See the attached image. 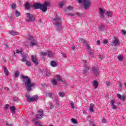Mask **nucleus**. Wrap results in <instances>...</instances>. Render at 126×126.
Masks as SVG:
<instances>
[{
  "label": "nucleus",
  "instance_id": "55",
  "mask_svg": "<svg viewBox=\"0 0 126 126\" xmlns=\"http://www.w3.org/2000/svg\"><path fill=\"white\" fill-rule=\"evenodd\" d=\"M71 50H75V46H72L71 47Z\"/></svg>",
  "mask_w": 126,
  "mask_h": 126
},
{
  "label": "nucleus",
  "instance_id": "57",
  "mask_svg": "<svg viewBox=\"0 0 126 126\" xmlns=\"http://www.w3.org/2000/svg\"><path fill=\"white\" fill-rule=\"evenodd\" d=\"M76 15L78 16H81V15H83V14H81L80 13H77Z\"/></svg>",
  "mask_w": 126,
  "mask_h": 126
},
{
  "label": "nucleus",
  "instance_id": "14",
  "mask_svg": "<svg viewBox=\"0 0 126 126\" xmlns=\"http://www.w3.org/2000/svg\"><path fill=\"white\" fill-rule=\"evenodd\" d=\"M117 96L118 98H119V99H120L122 101H125V99H126V96H125L124 95H121L120 94H117Z\"/></svg>",
  "mask_w": 126,
  "mask_h": 126
},
{
  "label": "nucleus",
  "instance_id": "24",
  "mask_svg": "<svg viewBox=\"0 0 126 126\" xmlns=\"http://www.w3.org/2000/svg\"><path fill=\"white\" fill-rule=\"evenodd\" d=\"M47 56L49 57V58H53V53L51 51H48Z\"/></svg>",
  "mask_w": 126,
  "mask_h": 126
},
{
  "label": "nucleus",
  "instance_id": "22",
  "mask_svg": "<svg viewBox=\"0 0 126 126\" xmlns=\"http://www.w3.org/2000/svg\"><path fill=\"white\" fill-rule=\"evenodd\" d=\"M16 53H17V54H21V55H23V53H24L23 52V50H22V49H17L16 50Z\"/></svg>",
  "mask_w": 126,
  "mask_h": 126
},
{
  "label": "nucleus",
  "instance_id": "20",
  "mask_svg": "<svg viewBox=\"0 0 126 126\" xmlns=\"http://www.w3.org/2000/svg\"><path fill=\"white\" fill-rule=\"evenodd\" d=\"M10 110L11 111L12 115H14V113H15V110H16L15 107L12 106L10 108Z\"/></svg>",
  "mask_w": 126,
  "mask_h": 126
},
{
  "label": "nucleus",
  "instance_id": "23",
  "mask_svg": "<svg viewBox=\"0 0 126 126\" xmlns=\"http://www.w3.org/2000/svg\"><path fill=\"white\" fill-rule=\"evenodd\" d=\"M56 78H57V79L58 81H61L62 82H63V79L62 78V77L60 75H56Z\"/></svg>",
  "mask_w": 126,
  "mask_h": 126
},
{
  "label": "nucleus",
  "instance_id": "54",
  "mask_svg": "<svg viewBox=\"0 0 126 126\" xmlns=\"http://www.w3.org/2000/svg\"><path fill=\"white\" fill-rule=\"evenodd\" d=\"M103 43L104 44H108V40L107 39H105L104 41H103Z\"/></svg>",
  "mask_w": 126,
  "mask_h": 126
},
{
  "label": "nucleus",
  "instance_id": "25",
  "mask_svg": "<svg viewBox=\"0 0 126 126\" xmlns=\"http://www.w3.org/2000/svg\"><path fill=\"white\" fill-rule=\"evenodd\" d=\"M20 72L19 71L17 70L14 73L15 74V78H17V77H18V76H19V74H20Z\"/></svg>",
  "mask_w": 126,
  "mask_h": 126
},
{
  "label": "nucleus",
  "instance_id": "34",
  "mask_svg": "<svg viewBox=\"0 0 126 126\" xmlns=\"http://www.w3.org/2000/svg\"><path fill=\"white\" fill-rule=\"evenodd\" d=\"M26 64L27 66L30 67L31 65V62L30 61H27L26 62Z\"/></svg>",
  "mask_w": 126,
  "mask_h": 126
},
{
  "label": "nucleus",
  "instance_id": "56",
  "mask_svg": "<svg viewBox=\"0 0 126 126\" xmlns=\"http://www.w3.org/2000/svg\"><path fill=\"white\" fill-rule=\"evenodd\" d=\"M106 84L107 86H110L111 83H110V82H106Z\"/></svg>",
  "mask_w": 126,
  "mask_h": 126
},
{
  "label": "nucleus",
  "instance_id": "15",
  "mask_svg": "<svg viewBox=\"0 0 126 126\" xmlns=\"http://www.w3.org/2000/svg\"><path fill=\"white\" fill-rule=\"evenodd\" d=\"M30 45L31 46H38V42L37 41L34 40V41H31L30 43Z\"/></svg>",
  "mask_w": 126,
  "mask_h": 126
},
{
  "label": "nucleus",
  "instance_id": "35",
  "mask_svg": "<svg viewBox=\"0 0 126 126\" xmlns=\"http://www.w3.org/2000/svg\"><path fill=\"white\" fill-rule=\"evenodd\" d=\"M45 73H46V76H50L51 75V73H50V71L49 70H47L45 71Z\"/></svg>",
  "mask_w": 126,
  "mask_h": 126
},
{
  "label": "nucleus",
  "instance_id": "12",
  "mask_svg": "<svg viewBox=\"0 0 126 126\" xmlns=\"http://www.w3.org/2000/svg\"><path fill=\"white\" fill-rule=\"evenodd\" d=\"M22 62L23 63H25V62H27V53L26 52H24L23 55H22Z\"/></svg>",
  "mask_w": 126,
  "mask_h": 126
},
{
  "label": "nucleus",
  "instance_id": "30",
  "mask_svg": "<svg viewBox=\"0 0 126 126\" xmlns=\"http://www.w3.org/2000/svg\"><path fill=\"white\" fill-rule=\"evenodd\" d=\"M70 105L72 109H74V108H75V106H74V103L73 102V101H70Z\"/></svg>",
  "mask_w": 126,
  "mask_h": 126
},
{
  "label": "nucleus",
  "instance_id": "2",
  "mask_svg": "<svg viewBox=\"0 0 126 126\" xmlns=\"http://www.w3.org/2000/svg\"><path fill=\"white\" fill-rule=\"evenodd\" d=\"M33 6L34 9H40L42 10V12H46L47 11V7L50 6V3L49 2H45L43 4L40 3H35Z\"/></svg>",
  "mask_w": 126,
  "mask_h": 126
},
{
  "label": "nucleus",
  "instance_id": "40",
  "mask_svg": "<svg viewBox=\"0 0 126 126\" xmlns=\"http://www.w3.org/2000/svg\"><path fill=\"white\" fill-rule=\"evenodd\" d=\"M59 96L60 97H64V93H59Z\"/></svg>",
  "mask_w": 126,
  "mask_h": 126
},
{
  "label": "nucleus",
  "instance_id": "19",
  "mask_svg": "<svg viewBox=\"0 0 126 126\" xmlns=\"http://www.w3.org/2000/svg\"><path fill=\"white\" fill-rule=\"evenodd\" d=\"M50 64H51V66H53V67H56V66H57V65H58L57 62H55V61H51Z\"/></svg>",
  "mask_w": 126,
  "mask_h": 126
},
{
  "label": "nucleus",
  "instance_id": "6",
  "mask_svg": "<svg viewBox=\"0 0 126 126\" xmlns=\"http://www.w3.org/2000/svg\"><path fill=\"white\" fill-rule=\"evenodd\" d=\"M26 97L28 100V102L29 103L31 102H35V101H37L38 100V95H35L31 97V96L27 94L26 95Z\"/></svg>",
  "mask_w": 126,
  "mask_h": 126
},
{
  "label": "nucleus",
  "instance_id": "5",
  "mask_svg": "<svg viewBox=\"0 0 126 126\" xmlns=\"http://www.w3.org/2000/svg\"><path fill=\"white\" fill-rule=\"evenodd\" d=\"M81 43H82V44H84V46H85V48H87V49H88V52L90 55V56H91V58L93 57V53L92 52V51H91V50H89L90 49V46L88 45V43L87 42V41H86L85 40L82 39H81Z\"/></svg>",
  "mask_w": 126,
  "mask_h": 126
},
{
  "label": "nucleus",
  "instance_id": "32",
  "mask_svg": "<svg viewBox=\"0 0 126 126\" xmlns=\"http://www.w3.org/2000/svg\"><path fill=\"white\" fill-rule=\"evenodd\" d=\"M64 3H65V1H63L59 3V5L60 7H62V6H63V5H64Z\"/></svg>",
  "mask_w": 126,
  "mask_h": 126
},
{
  "label": "nucleus",
  "instance_id": "16",
  "mask_svg": "<svg viewBox=\"0 0 126 126\" xmlns=\"http://www.w3.org/2000/svg\"><path fill=\"white\" fill-rule=\"evenodd\" d=\"M3 69L4 70V73H5L6 75L7 76H8V75H9V71H8L7 68H6V67H5V66H3Z\"/></svg>",
  "mask_w": 126,
  "mask_h": 126
},
{
  "label": "nucleus",
  "instance_id": "42",
  "mask_svg": "<svg viewBox=\"0 0 126 126\" xmlns=\"http://www.w3.org/2000/svg\"><path fill=\"white\" fill-rule=\"evenodd\" d=\"M99 30H100V31H102L103 29H104V26L101 25L99 28H98Z\"/></svg>",
  "mask_w": 126,
  "mask_h": 126
},
{
  "label": "nucleus",
  "instance_id": "46",
  "mask_svg": "<svg viewBox=\"0 0 126 126\" xmlns=\"http://www.w3.org/2000/svg\"><path fill=\"white\" fill-rule=\"evenodd\" d=\"M112 107V109L113 110H116V109H117V106L115 104H113Z\"/></svg>",
  "mask_w": 126,
  "mask_h": 126
},
{
  "label": "nucleus",
  "instance_id": "36",
  "mask_svg": "<svg viewBox=\"0 0 126 126\" xmlns=\"http://www.w3.org/2000/svg\"><path fill=\"white\" fill-rule=\"evenodd\" d=\"M99 13L100 14H104L105 13V12H104V10L103 9H101V8H99Z\"/></svg>",
  "mask_w": 126,
  "mask_h": 126
},
{
  "label": "nucleus",
  "instance_id": "29",
  "mask_svg": "<svg viewBox=\"0 0 126 126\" xmlns=\"http://www.w3.org/2000/svg\"><path fill=\"white\" fill-rule=\"evenodd\" d=\"M107 15L109 17H112V16H113V13H112V12L107 11Z\"/></svg>",
  "mask_w": 126,
  "mask_h": 126
},
{
  "label": "nucleus",
  "instance_id": "63",
  "mask_svg": "<svg viewBox=\"0 0 126 126\" xmlns=\"http://www.w3.org/2000/svg\"><path fill=\"white\" fill-rule=\"evenodd\" d=\"M98 45H100V40H98L97 41Z\"/></svg>",
  "mask_w": 126,
  "mask_h": 126
},
{
  "label": "nucleus",
  "instance_id": "39",
  "mask_svg": "<svg viewBox=\"0 0 126 126\" xmlns=\"http://www.w3.org/2000/svg\"><path fill=\"white\" fill-rule=\"evenodd\" d=\"M50 108L53 109L54 108V104L52 102H49Z\"/></svg>",
  "mask_w": 126,
  "mask_h": 126
},
{
  "label": "nucleus",
  "instance_id": "31",
  "mask_svg": "<svg viewBox=\"0 0 126 126\" xmlns=\"http://www.w3.org/2000/svg\"><path fill=\"white\" fill-rule=\"evenodd\" d=\"M55 102L57 105H59L60 103H59V97L58 96H55Z\"/></svg>",
  "mask_w": 126,
  "mask_h": 126
},
{
  "label": "nucleus",
  "instance_id": "47",
  "mask_svg": "<svg viewBox=\"0 0 126 126\" xmlns=\"http://www.w3.org/2000/svg\"><path fill=\"white\" fill-rule=\"evenodd\" d=\"M9 107V105L6 104L5 106V110H7L8 109V107Z\"/></svg>",
  "mask_w": 126,
  "mask_h": 126
},
{
  "label": "nucleus",
  "instance_id": "17",
  "mask_svg": "<svg viewBox=\"0 0 126 126\" xmlns=\"http://www.w3.org/2000/svg\"><path fill=\"white\" fill-rule=\"evenodd\" d=\"M9 34H10V35H12V36H16L19 34V33L15 32V31H10L9 32Z\"/></svg>",
  "mask_w": 126,
  "mask_h": 126
},
{
  "label": "nucleus",
  "instance_id": "50",
  "mask_svg": "<svg viewBox=\"0 0 126 126\" xmlns=\"http://www.w3.org/2000/svg\"><path fill=\"white\" fill-rule=\"evenodd\" d=\"M13 99L14 101H15V102H17L18 99H17V98H16V97L14 96V97H13Z\"/></svg>",
  "mask_w": 126,
  "mask_h": 126
},
{
  "label": "nucleus",
  "instance_id": "1",
  "mask_svg": "<svg viewBox=\"0 0 126 126\" xmlns=\"http://www.w3.org/2000/svg\"><path fill=\"white\" fill-rule=\"evenodd\" d=\"M21 78H23V84L25 85L28 92L32 91V88L35 86V84L31 83V79L28 76L23 75Z\"/></svg>",
  "mask_w": 126,
  "mask_h": 126
},
{
  "label": "nucleus",
  "instance_id": "11",
  "mask_svg": "<svg viewBox=\"0 0 126 126\" xmlns=\"http://www.w3.org/2000/svg\"><path fill=\"white\" fill-rule=\"evenodd\" d=\"M32 61L35 65H38V59L36 56L32 55Z\"/></svg>",
  "mask_w": 126,
  "mask_h": 126
},
{
  "label": "nucleus",
  "instance_id": "51",
  "mask_svg": "<svg viewBox=\"0 0 126 126\" xmlns=\"http://www.w3.org/2000/svg\"><path fill=\"white\" fill-rule=\"evenodd\" d=\"M100 18H105V17L104 16V14H100Z\"/></svg>",
  "mask_w": 126,
  "mask_h": 126
},
{
  "label": "nucleus",
  "instance_id": "28",
  "mask_svg": "<svg viewBox=\"0 0 126 126\" xmlns=\"http://www.w3.org/2000/svg\"><path fill=\"white\" fill-rule=\"evenodd\" d=\"M51 82L54 85H57V84H58V82L55 79H53L51 81Z\"/></svg>",
  "mask_w": 126,
  "mask_h": 126
},
{
  "label": "nucleus",
  "instance_id": "18",
  "mask_svg": "<svg viewBox=\"0 0 126 126\" xmlns=\"http://www.w3.org/2000/svg\"><path fill=\"white\" fill-rule=\"evenodd\" d=\"M94 104L91 103L90 105L89 110L90 111V112H92V113L94 112Z\"/></svg>",
  "mask_w": 126,
  "mask_h": 126
},
{
  "label": "nucleus",
  "instance_id": "8",
  "mask_svg": "<svg viewBox=\"0 0 126 126\" xmlns=\"http://www.w3.org/2000/svg\"><path fill=\"white\" fill-rule=\"evenodd\" d=\"M91 67L87 63H85L83 66V73L84 74H89V70H90Z\"/></svg>",
  "mask_w": 126,
  "mask_h": 126
},
{
  "label": "nucleus",
  "instance_id": "21",
  "mask_svg": "<svg viewBox=\"0 0 126 126\" xmlns=\"http://www.w3.org/2000/svg\"><path fill=\"white\" fill-rule=\"evenodd\" d=\"M93 86H94L95 89H96V88H97V87H98V82H97V81H96V80H94V83H93Z\"/></svg>",
  "mask_w": 126,
  "mask_h": 126
},
{
  "label": "nucleus",
  "instance_id": "45",
  "mask_svg": "<svg viewBox=\"0 0 126 126\" xmlns=\"http://www.w3.org/2000/svg\"><path fill=\"white\" fill-rule=\"evenodd\" d=\"M118 60L120 61V62H122L123 61V57L122 56H119L118 57Z\"/></svg>",
  "mask_w": 126,
  "mask_h": 126
},
{
  "label": "nucleus",
  "instance_id": "53",
  "mask_svg": "<svg viewBox=\"0 0 126 126\" xmlns=\"http://www.w3.org/2000/svg\"><path fill=\"white\" fill-rule=\"evenodd\" d=\"M122 34H123V35H126V31L123 30L122 31Z\"/></svg>",
  "mask_w": 126,
  "mask_h": 126
},
{
  "label": "nucleus",
  "instance_id": "26",
  "mask_svg": "<svg viewBox=\"0 0 126 126\" xmlns=\"http://www.w3.org/2000/svg\"><path fill=\"white\" fill-rule=\"evenodd\" d=\"M25 6L27 9H30V4L28 2L26 3Z\"/></svg>",
  "mask_w": 126,
  "mask_h": 126
},
{
  "label": "nucleus",
  "instance_id": "9",
  "mask_svg": "<svg viewBox=\"0 0 126 126\" xmlns=\"http://www.w3.org/2000/svg\"><path fill=\"white\" fill-rule=\"evenodd\" d=\"M27 17L28 18V22H35V17L30 13L26 14Z\"/></svg>",
  "mask_w": 126,
  "mask_h": 126
},
{
  "label": "nucleus",
  "instance_id": "60",
  "mask_svg": "<svg viewBox=\"0 0 126 126\" xmlns=\"http://www.w3.org/2000/svg\"><path fill=\"white\" fill-rule=\"evenodd\" d=\"M69 15L71 16V17H73V16H74V14H69Z\"/></svg>",
  "mask_w": 126,
  "mask_h": 126
},
{
  "label": "nucleus",
  "instance_id": "10",
  "mask_svg": "<svg viewBox=\"0 0 126 126\" xmlns=\"http://www.w3.org/2000/svg\"><path fill=\"white\" fill-rule=\"evenodd\" d=\"M110 45L112 47L113 46H119L120 45V41L118 38H115L113 42L110 43Z\"/></svg>",
  "mask_w": 126,
  "mask_h": 126
},
{
  "label": "nucleus",
  "instance_id": "41",
  "mask_svg": "<svg viewBox=\"0 0 126 126\" xmlns=\"http://www.w3.org/2000/svg\"><path fill=\"white\" fill-rule=\"evenodd\" d=\"M15 7H16L15 3L12 4V9H15Z\"/></svg>",
  "mask_w": 126,
  "mask_h": 126
},
{
  "label": "nucleus",
  "instance_id": "13",
  "mask_svg": "<svg viewBox=\"0 0 126 126\" xmlns=\"http://www.w3.org/2000/svg\"><path fill=\"white\" fill-rule=\"evenodd\" d=\"M93 73L94 75H99V73H100V72L99 71V68H98L97 67H94L93 69Z\"/></svg>",
  "mask_w": 126,
  "mask_h": 126
},
{
  "label": "nucleus",
  "instance_id": "44",
  "mask_svg": "<svg viewBox=\"0 0 126 126\" xmlns=\"http://www.w3.org/2000/svg\"><path fill=\"white\" fill-rule=\"evenodd\" d=\"M110 104L112 105V106L113 105H115V101H114L113 99H112L110 101Z\"/></svg>",
  "mask_w": 126,
  "mask_h": 126
},
{
  "label": "nucleus",
  "instance_id": "43",
  "mask_svg": "<svg viewBox=\"0 0 126 126\" xmlns=\"http://www.w3.org/2000/svg\"><path fill=\"white\" fill-rule=\"evenodd\" d=\"M47 95L48 97H49V98H53V94H52V93H48Z\"/></svg>",
  "mask_w": 126,
  "mask_h": 126
},
{
  "label": "nucleus",
  "instance_id": "7",
  "mask_svg": "<svg viewBox=\"0 0 126 126\" xmlns=\"http://www.w3.org/2000/svg\"><path fill=\"white\" fill-rule=\"evenodd\" d=\"M37 114L35 115V118L37 120H41L44 117V111L42 109H39L37 111Z\"/></svg>",
  "mask_w": 126,
  "mask_h": 126
},
{
  "label": "nucleus",
  "instance_id": "58",
  "mask_svg": "<svg viewBox=\"0 0 126 126\" xmlns=\"http://www.w3.org/2000/svg\"><path fill=\"white\" fill-rule=\"evenodd\" d=\"M82 63H87V61L86 60H82Z\"/></svg>",
  "mask_w": 126,
  "mask_h": 126
},
{
  "label": "nucleus",
  "instance_id": "38",
  "mask_svg": "<svg viewBox=\"0 0 126 126\" xmlns=\"http://www.w3.org/2000/svg\"><path fill=\"white\" fill-rule=\"evenodd\" d=\"M71 121H72V123H73V124H77V121L75 119H72Z\"/></svg>",
  "mask_w": 126,
  "mask_h": 126
},
{
  "label": "nucleus",
  "instance_id": "61",
  "mask_svg": "<svg viewBox=\"0 0 126 126\" xmlns=\"http://www.w3.org/2000/svg\"><path fill=\"white\" fill-rule=\"evenodd\" d=\"M9 18H12V15L11 14H10V15L8 16Z\"/></svg>",
  "mask_w": 126,
  "mask_h": 126
},
{
  "label": "nucleus",
  "instance_id": "48",
  "mask_svg": "<svg viewBox=\"0 0 126 126\" xmlns=\"http://www.w3.org/2000/svg\"><path fill=\"white\" fill-rule=\"evenodd\" d=\"M104 58H105V57H104L103 55H99V58L100 59V60H103Z\"/></svg>",
  "mask_w": 126,
  "mask_h": 126
},
{
  "label": "nucleus",
  "instance_id": "64",
  "mask_svg": "<svg viewBox=\"0 0 126 126\" xmlns=\"http://www.w3.org/2000/svg\"><path fill=\"white\" fill-rule=\"evenodd\" d=\"M119 86H120V87H122V84L121 83H119Z\"/></svg>",
  "mask_w": 126,
  "mask_h": 126
},
{
  "label": "nucleus",
  "instance_id": "4",
  "mask_svg": "<svg viewBox=\"0 0 126 126\" xmlns=\"http://www.w3.org/2000/svg\"><path fill=\"white\" fill-rule=\"evenodd\" d=\"M53 24L55 26H57L59 28V31H61L62 28V20L60 17H56L53 19Z\"/></svg>",
  "mask_w": 126,
  "mask_h": 126
},
{
  "label": "nucleus",
  "instance_id": "59",
  "mask_svg": "<svg viewBox=\"0 0 126 126\" xmlns=\"http://www.w3.org/2000/svg\"><path fill=\"white\" fill-rule=\"evenodd\" d=\"M89 124H90V125H94V124H93V121H90L89 122Z\"/></svg>",
  "mask_w": 126,
  "mask_h": 126
},
{
  "label": "nucleus",
  "instance_id": "49",
  "mask_svg": "<svg viewBox=\"0 0 126 126\" xmlns=\"http://www.w3.org/2000/svg\"><path fill=\"white\" fill-rule=\"evenodd\" d=\"M102 122L103 123V124H106L107 123V122H106V120L105 119V118L102 119Z\"/></svg>",
  "mask_w": 126,
  "mask_h": 126
},
{
  "label": "nucleus",
  "instance_id": "33",
  "mask_svg": "<svg viewBox=\"0 0 126 126\" xmlns=\"http://www.w3.org/2000/svg\"><path fill=\"white\" fill-rule=\"evenodd\" d=\"M21 13L20 12H19V11H18V10L16 11L15 12V15L16 16V17H19V16L21 15Z\"/></svg>",
  "mask_w": 126,
  "mask_h": 126
},
{
  "label": "nucleus",
  "instance_id": "27",
  "mask_svg": "<svg viewBox=\"0 0 126 126\" xmlns=\"http://www.w3.org/2000/svg\"><path fill=\"white\" fill-rule=\"evenodd\" d=\"M28 39L29 40H30V41H31V42L33 41H34V40H35V39H34V38L33 37V36H32L30 35H29Z\"/></svg>",
  "mask_w": 126,
  "mask_h": 126
},
{
  "label": "nucleus",
  "instance_id": "62",
  "mask_svg": "<svg viewBox=\"0 0 126 126\" xmlns=\"http://www.w3.org/2000/svg\"><path fill=\"white\" fill-rule=\"evenodd\" d=\"M9 18L10 21H12V20H13V19L12 18Z\"/></svg>",
  "mask_w": 126,
  "mask_h": 126
},
{
  "label": "nucleus",
  "instance_id": "37",
  "mask_svg": "<svg viewBox=\"0 0 126 126\" xmlns=\"http://www.w3.org/2000/svg\"><path fill=\"white\" fill-rule=\"evenodd\" d=\"M40 54L43 57H44L45 56H47V55H48V52H41Z\"/></svg>",
  "mask_w": 126,
  "mask_h": 126
},
{
  "label": "nucleus",
  "instance_id": "52",
  "mask_svg": "<svg viewBox=\"0 0 126 126\" xmlns=\"http://www.w3.org/2000/svg\"><path fill=\"white\" fill-rule=\"evenodd\" d=\"M68 10H72V6H68Z\"/></svg>",
  "mask_w": 126,
  "mask_h": 126
},
{
  "label": "nucleus",
  "instance_id": "3",
  "mask_svg": "<svg viewBox=\"0 0 126 126\" xmlns=\"http://www.w3.org/2000/svg\"><path fill=\"white\" fill-rule=\"evenodd\" d=\"M77 2H78V3L83 2L84 9H88V8L91 6L90 0H77Z\"/></svg>",
  "mask_w": 126,
  "mask_h": 126
}]
</instances>
